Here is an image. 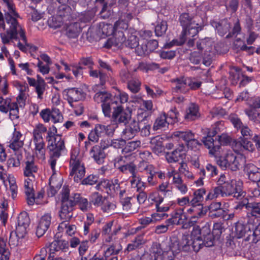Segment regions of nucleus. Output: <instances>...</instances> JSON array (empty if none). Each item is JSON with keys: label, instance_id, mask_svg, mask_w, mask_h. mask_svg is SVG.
<instances>
[{"label": "nucleus", "instance_id": "nucleus-17", "mask_svg": "<svg viewBox=\"0 0 260 260\" xmlns=\"http://www.w3.org/2000/svg\"><path fill=\"white\" fill-rule=\"evenodd\" d=\"M141 126L136 119H131L125 125V127L122 131L123 136L126 139L133 138L140 131Z\"/></svg>", "mask_w": 260, "mask_h": 260}, {"label": "nucleus", "instance_id": "nucleus-35", "mask_svg": "<svg viewBox=\"0 0 260 260\" xmlns=\"http://www.w3.org/2000/svg\"><path fill=\"white\" fill-rule=\"evenodd\" d=\"M24 186L27 203L29 205H32L35 203V199L32 180H25Z\"/></svg>", "mask_w": 260, "mask_h": 260}, {"label": "nucleus", "instance_id": "nucleus-7", "mask_svg": "<svg viewBox=\"0 0 260 260\" xmlns=\"http://www.w3.org/2000/svg\"><path fill=\"white\" fill-rule=\"evenodd\" d=\"M75 201L69 199V188L63 186L61 192V207L59 217L62 221L68 222L73 217Z\"/></svg>", "mask_w": 260, "mask_h": 260}, {"label": "nucleus", "instance_id": "nucleus-8", "mask_svg": "<svg viewBox=\"0 0 260 260\" xmlns=\"http://www.w3.org/2000/svg\"><path fill=\"white\" fill-rule=\"evenodd\" d=\"M242 161L241 157H237L230 150L228 151L224 155L219 157L217 160V164L221 168L229 169L233 171L238 170Z\"/></svg>", "mask_w": 260, "mask_h": 260}, {"label": "nucleus", "instance_id": "nucleus-58", "mask_svg": "<svg viewBox=\"0 0 260 260\" xmlns=\"http://www.w3.org/2000/svg\"><path fill=\"white\" fill-rule=\"evenodd\" d=\"M58 229L59 231L66 230V233L69 236H72L74 235L76 230V227L75 225H69L68 222L62 221L61 222Z\"/></svg>", "mask_w": 260, "mask_h": 260}, {"label": "nucleus", "instance_id": "nucleus-57", "mask_svg": "<svg viewBox=\"0 0 260 260\" xmlns=\"http://www.w3.org/2000/svg\"><path fill=\"white\" fill-rule=\"evenodd\" d=\"M168 29V24L166 21L162 20L158 22L155 27V33L156 36H163Z\"/></svg>", "mask_w": 260, "mask_h": 260}, {"label": "nucleus", "instance_id": "nucleus-9", "mask_svg": "<svg viewBox=\"0 0 260 260\" xmlns=\"http://www.w3.org/2000/svg\"><path fill=\"white\" fill-rule=\"evenodd\" d=\"M70 166L71 168L70 175L72 177L74 176V179H82L84 176L85 168L80 165L78 158V153L75 150L71 151Z\"/></svg>", "mask_w": 260, "mask_h": 260}, {"label": "nucleus", "instance_id": "nucleus-54", "mask_svg": "<svg viewBox=\"0 0 260 260\" xmlns=\"http://www.w3.org/2000/svg\"><path fill=\"white\" fill-rule=\"evenodd\" d=\"M1 260H9L10 252L6 246V241L0 237Z\"/></svg>", "mask_w": 260, "mask_h": 260}, {"label": "nucleus", "instance_id": "nucleus-12", "mask_svg": "<svg viewBox=\"0 0 260 260\" xmlns=\"http://www.w3.org/2000/svg\"><path fill=\"white\" fill-rule=\"evenodd\" d=\"M63 94L66 97L64 99L67 100L68 103L71 106H73L72 104L74 102L84 100L86 96V94L83 89L75 87L64 89Z\"/></svg>", "mask_w": 260, "mask_h": 260}, {"label": "nucleus", "instance_id": "nucleus-38", "mask_svg": "<svg viewBox=\"0 0 260 260\" xmlns=\"http://www.w3.org/2000/svg\"><path fill=\"white\" fill-rule=\"evenodd\" d=\"M126 38L121 37L113 34L112 38L108 39L104 44V47L107 48H110L113 46L120 48L123 43L125 42Z\"/></svg>", "mask_w": 260, "mask_h": 260}, {"label": "nucleus", "instance_id": "nucleus-40", "mask_svg": "<svg viewBox=\"0 0 260 260\" xmlns=\"http://www.w3.org/2000/svg\"><path fill=\"white\" fill-rule=\"evenodd\" d=\"M171 122L168 121L167 114L164 113L156 119L153 125V129L154 131L161 129L167 126Z\"/></svg>", "mask_w": 260, "mask_h": 260}, {"label": "nucleus", "instance_id": "nucleus-34", "mask_svg": "<svg viewBox=\"0 0 260 260\" xmlns=\"http://www.w3.org/2000/svg\"><path fill=\"white\" fill-rule=\"evenodd\" d=\"M89 153L91 157L96 163L102 164L104 162L106 154L105 152L99 147V145L92 147Z\"/></svg>", "mask_w": 260, "mask_h": 260}, {"label": "nucleus", "instance_id": "nucleus-4", "mask_svg": "<svg viewBox=\"0 0 260 260\" xmlns=\"http://www.w3.org/2000/svg\"><path fill=\"white\" fill-rule=\"evenodd\" d=\"M179 21L183 30L180 35L179 45L186 41V37L196 36L203 28V19L199 15H192L188 13H183L179 17Z\"/></svg>", "mask_w": 260, "mask_h": 260}, {"label": "nucleus", "instance_id": "nucleus-5", "mask_svg": "<svg viewBox=\"0 0 260 260\" xmlns=\"http://www.w3.org/2000/svg\"><path fill=\"white\" fill-rule=\"evenodd\" d=\"M47 132V129L42 123H38L35 126L32 132V141L35 145L34 152L39 159H44L45 157V142L43 135Z\"/></svg>", "mask_w": 260, "mask_h": 260}, {"label": "nucleus", "instance_id": "nucleus-55", "mask_svg": "<svg viewBox=\"0 0 260 260\" xmlns=\"http://www.w3.org/2000/svg\"><path fill=\"white\" fill-rule=\"evenodd\" d=\"M245 112L250 120L257 123H260V112L258 110L249 108L246 109Z\"/></svg>", "mask_w": 260, "mask_h": 260}, {"label": "nucleus", "instance_id": "nucleus-27", "mask_svg": "<svg viewBox=\"0 0 260 260\" xmlns=\"http://www.w3.org/2000/svg\"><path fill=\"white\" fill-rule=\"evenodd\" d=\"M93 90L94 92H96L93 97L94 101L96 103L104 104L105 103L111 102V94L105 90H100L99 85H95L93 87Z\"/></svg>", "mask_w": 260, "mask_h": 260}, {"label": "nucleus", "instance_id": "nucleus-16", "mask_svg": "<svg viewBox=\"0 0 260 260\" xmlns=\"http://www.w3.org/2000/svg\"><path fill=\"white\" fill-rule=\"evenodd\" d=\"M29 223L30 219L27 213L25 212H21L17 217V223L16 226L19 236L22 237L23 235H26V229Z\"/></svg>", "mask_w": 260, "mask_h": 260}, {"label": "nucleus", "instance_id": "nucleus-32", "mask_svg": "<svg viewBox=\"0 0 260 260\" xmlns=\"http://www.w3.org/2000/svg\"><path fill=\"white\" fill-rule=\"evenodd\" d=\"M7 194L15 200L18 193V186L15 180H3Z\"/></svg>", "mask_w": 260, "mask_h": 260}, {"label": "nucleus", "instance_id": "nucleus-52", "mask_svg": "<svg viewBox=\"0 0 260 260\" xmlns=\"http://www.w3.org/2000/svg\"><path fill=\"white\" fill-rule=\"evenodd\" d=\"M230 27V24L227 19L222 20L216 25L218 33L221 36L227 33L229 31Z\"/></svg>", "mask_w": 260, "mask_h": 260}, {"label": "nucleus", "instance_id": "nucleus-11", "mask_svg": "<svg viewBox=\"0 0 260 260\" xmlns=\"http://www.w3.org/2000/svg\"><path fill=\"white\" fill-rule=\"evenodd\" d=\"M132 112L131 111L124 110L123 107L118 106L113 107V111L112 115V121L115 123H124L126 125L132 119Z\"/></svg>", "mask_w": 260, "mask_h": 260}, {"label": "nucleus", "instance_id": "nucleus-62", "mask_svg": "<svg viewBox=\"0 0 260 260\" xmlns=\"http://www.w3.org/2000/svg\"><path fill=\"white\" fill-rule=\"evenodd\" d=\"M203 52L200 51H194L190 53L189 60L190 62L194 64H198L203 60Z\"/></svg>", "mask_w": 260, "mask_h": 260}, {"label": "nucleus", "instance_id": "nucleus-2", "mask_svg": "<svg viewBox=\"0 0 260 260\" xmlns=\"http://www.w3.org/2000/svg\"><path fill=\"white\" fill-rule=\"evenodd\" d=\"M211 247L213 245V235L208 225L202 229L199 226H194L190 235H183L181 241L182 250L199 251L202 246Z\"/></svg>", "mask_w": 260, "mask_h": 260}, {"label": "nucleus", "instance_id": "nucleus-29", "mask_svg": "<svg viewBox=\"0 0 260 260\" xmlns=\"http://www.w3.org/2000/svg\"><path fill=\"white\" fill-rule=\"evenodd\" d=\"M206 190L204 188L195 190L193 193V197L190 200V205H197L199 209L204 208L203 202Z\"/></svg>", "mask_w": 260, "mask_h": 260}, {"label": "nucleus", "instance_id": "nucleus-22", "mask_svg": "<svg viewBox=\"0 0 260 260\" xmlns=\"http://www.w3.org/2000/svg\"><path fill=\"white\" fill-rule=\"evenodd\" d=\"M51 222V216L50 213L45 214L41 218L36 229V235L41 237L49 229Z\"/></svg>", "mask_w": 260, "mask_h": 260}, {"label": "nucleus", "instance_id": "nucleus-36", "mask_svg": "<svg viewBox=\"0 0 260 260\" xmlns=\"http://www.w3.org/2000/svg\"><path fill=\"white\" fill-rule=\"evenodd\" d=\"M118 168L122 173L131 174L134 179H139L142 177L140 174H138V171H136V166L133 162H129L122 165L119 167Z\"/></svg>", "mask_w": 260, "mask_h": 260}, {"label": "nucleus", "instance_id": "nucleus-37", "mask_svg": "<svg viewBox=\"0 0 260 260\" xmlns=\"http://www.w3.org/2000/svg\"><path fill=\"white\" fill-rule=\"evenodd\" d=\"M81 31V27L80 23L74 22L67 26L66 34L69 38L74 39L78 37Z\"/></svg>", "mask_w": 260, "mask_h": 260}, {"label": "nucleus", "instance_id": "nucleus-45", "mask_svg": "<svg viewBox=\"0 0 260 260\" xmlns=\"http://www.w3.org/2000/svg\"><path fill=\"white\" fill-rule=\"evenodd\" d=\"M151 147L154 152L157 154L161 153L164 150L162 139L159 136L152 138L150 141Z\"/></svg>", "mask_w": 260, "mask_h": 260}, {"label": "nucleus", "instance_id": "nucleus-25", "mask_svg": "<svg viewBox=\"0 0 260 260\" xmlns=\"http://www.w3.org/2000/svg\"><path fill=\"white\" fill-rule=\"evenodd\" d=\"M253 229V225L250 224L248 221L246 223L237 222L235 226V233L238 238H241L246 234L249 236L250 234H248V233H251Z\"/></svg>", "mask_w": 260, "mask_h": 260}, {"label": "nucleus", "instance_id": "nucleus-23", "mask_svg": "<svg viewBox=\"0 0 260 260\" xmlns=\"http://www.w3.org/2000/svg\"><path fill=\"white\" fill-rule=\"evenodd\" d=\"M113 221H109L106 223L102 228V233L103 235L107 236L105 238V241L107 242H111L113 239V237L121 230L120 226H113Z\"/></svg>", "mask_w": 260, "mask_h": 260}, {"label": "nucleus", "instance_id": "nucleus-1", "mask_svg": "<svg viewBox=\"0 0 260 260\" xmlns=\"http://www.w3.org/2000/svg\"><path fill=\"white\" fill-rule=\"evenodd\" d=\"M2 1L4 5L7 8V10H5L6 22L10 25L9 28L6 32L0 34L3 43H9L10 40H17L18 39L17 35L19 34L25 45L28 46L29 45L27 43L25 31L22 28L17 20L20 16L16 11L13 0H2Z\"/></svg>", "mask_w": 260, "mask_h": 260}, {"label": "nucleus", "instance_id": "nucleus-31", "mask_svg": "<svg viewBox=\"0 0 260 260\" xmlns=\"http://www.w3.org/2000/svg\"><path fill=\"white\" fill-rule=\"evenodd\" d=\"M121 249L122 247L119 244L111 245L105 251L102 260H118L116 255Z\"/></svg>", "mask_w": 260, "mask_h": 260}, {"label": "nucleus", "instance_id": "nucleus-47", "mask_svg": "<svg viewBox=\"0 0 260 260\" xmlns=\"http://www.w3.org/2000/svg\"><path fill=\"white\" fill-rule=\"evenodd\" d=\"M6 104H8L10 116L13 119H17L19 117V109L17 102H11L10 99H6Z\"/></svg>", "mask_w": 260, "mask_h": 260}, {"label": "nucleus", "instance_id": "nucleus-10", "mask_svg": "<svg viewBox=\"0 0 260 260\" xmlns=\"http://www.w3.org/2000/svg\"><path fill=\"white\" fill-rule=\"evenodd\" d=\"M114 129L111 128L110 125H104L101 124H97L95 125L88 135L89 141L92 142H97L99 138L105 135H110L113 133Z\"/></svg>", "mask_w": 260, "mask_h": 260}, {"label": "nucleus", "instance_id": "nucleus-15", "mask_svg": "<svg viewBox=\"0 0 260 260\" xmlns=\"http://www.w3.org/2000/svg\"><path fill=\"white\" fill-rule=\"evenodd\" d=\"M168 243V240L164 241L161 243H153L150 252L151 257L154 258L153 260H164V253L168 252V248H165V246H167Z\"/></svg>", "mask_w": 260, "mask_h": 260}, {"label": "nucleus", "instance_id": "nucleus-48", "mask_svg": "<svg viewBox=\"0 0 260 260\" xmlns=\"http://www.w3.org/2000/svg\"><path fill=\"white\" fill-rule=\"evenodd\" d=\"M200 175H202V177H200L199 179H203V177L211 178L217 175L216 168L210 164H208L206 169H203L200 170Z\"/></svg>", "mask_w": 260, "mask_h": 260}, {"label": "nucleus", "instance_id": "nucleus-43", "mask_svg": "<svg viewBox=\"0 0 260 260\" xmlns=\"http://www.w3.org/2000/svg\"><path fill=\"white\" fill-rule=\"evenodd\" d=\"M144 243L145 240L143 238V236L141 235H138L127 245L125 251L128 252L136 250L140 247Z\"/></svg>", "mask_w": 260, "mask_h": 260}, {"label": "nucleus", "instance_id": "nucleus-60", "mask_svg": "<svg viewBox=\"0 0 260 260\" xmlns=\"http://www.w3.org/2000/svg\"><path fill=\"white\" fill-rule=\"evenodd\" d=\"M169 246L168 251H171L172 254L175 256L177 254L179 253L181 250H182V246H181V242L179 243L178 241H175L171 243L168 241L167 246Z\"/></svg>", "mask_w": 260, "mask_h": 260}, {"label": "nucleus", "instance_id": "nucleus-28", "mask_svg": "<svg viewBox=\"0 0 260 260\" xmlns=\"http://www.w3.org/2000/svg\"><path fill=\"white\" fill-rule=\"evenodd\" d=\"M136 171H138V174H139V172L147 174V179H153L154 177H156L155 176L156 171L155 170L153 166L152 165H150L149 163L144 161L140 160L138 165V168L137 169L136 168Z\"/></svg>", "mask_w": 260, "mask_h": 260}, {"label": "nucleus", "instance_id": "nucleus-53", "mask_svg": "<svg viewBox=\"0 0 260 260\" xmlns=\"http://www.w3.org/2000/svg\"><path fill=\"white\" fill-rule=\"evenodd\" d=\"M105 199L99 192H93L90 197L89 204L93 205L95 207L102 206Z\"/></svg>", "mask_w": 260, "mask_h": 260}, {"label": "nucleus", "instance_id": "nucleus-3", "mask_svg": "<svg viewBox=\"0 0 260 260\" xmlns=\"http://www.w3.org/2000/svg\"><path fill=\"white\" fill-rule=\"evenodd\" d=\"M211 189L205 198L206 201L222 197L233 196L238 200L243 199L246 192L243 190V182L241 180H230Z\"/></svg>", "mask_w": 260, "mask_h": 260}, {"label": "nucleus", "instance_id": "nucleus-24", "mask_svg": "<svg viewBox=\"0 0 260 260\" xmlns=\"http://www.w3.org/2000/svg\"><path fill=\"white\" fill-rule=\"evenodd\" d=\"M201 115L199 105L191 103L186 110L184 118L187 121H194L199 119Z\"/></svg>", "mask_w": 260, "mask_h": 260}, {"label": "nucleus", "instance_id": "nucleus-50", "mask_svg": "<svg viewBox=\"0 0 260 260\" xmlns=\"http://www.w3.org/2000/svg\"><path fill=\"white\" fill-rule=\"evenodd\" d=\"M260 217V202L249 203L248 205L247 215Z\"/></svg>", "mask_w": 260, "mask_h": 260}, {"label": "nucleus", "instance_id": "nucleus-61", "mask_svg": "<svg viewBox=\"0 0 260 260\" xmlns=\"http://www.w3.org/2000/svg\"><path fill=\"white\" fill-rule=\"evenodd\" d=\"M140 85V81L136 79H132L127 82V88L134 93L139 91Z\"/></svg>", "mask_w": 260, "mask_h": 260}, {"label": "nucleus", "instance_id": "nucleus-46", "mask_svg": "<svg viewBox=\"0 0 260 260\" xmlns=\"http://www.w3.org/2000/svg\"><path fill=\"white\" fill-rule=\"evenodd\" d=\"M151 115V112L147 111L143 109H140L138 111L137 118V122L142 126L144 123H149V119Z\"/></svg>", "mask_w": 260, "mask_h": 260}, {"label": "nucleus", "instance_id": "nucleus-39", "mask_svg": "<svg viewBox=\"0 0 260 260\" xmlns=\"http://www.w3.org/2000/svg\"><path fill=\"white\" fill-rule=\"evenodd\" d=\"M244 171L248 176L249 179H260V169L257 168L252 164H248L245 165Z\"/></svg>", "mask_w": 260, "mask_h": 260}, {"label": "nucleus", "instance_id": "nucleus-64", "mask_svg": "<svg viewBox=\"0 0 260 260\" xmlns=\"http://www.w3.org/2000/svg\"><path fill=\"white\" fill-rule=\"evenodd\" d=\"M70 253L71 252H69L66 255H57L55 253L50 252L47 260H72Z\"/></svg>", "mask_w": 260, "mask_h": 260}, {"label": "nucleus", "instance_id": "nucleus-59", "mask_svg": "<svg viewBox=\"0 0 260 260\" xmlns=\"http://www.w3.org/2000/svg\"><path fill=\"white\" fill-rule=\"evenodd\" d=\"M25 235H23L22 237H20L19 234L17 233V230L16 229L15 232H12L10 234L9 237V244L10 245L15 247L19 245V240L23 239Z\"/></svg>", "mask_w": 260, "mask_h": 260}, {"label": "nucleus", "instance_id": "nucleus-30", "mask_svg": "<svg viewBox=\"0 0 260 260\" xmlns=\"http://www.w3.org/2000/svg\"><path fill=\"white\" fill-rule=\"evenodd\" d=\"M202 142L204 145L209 150V154L216 156L218 151L220 148V146L217 144V141H214L213 138L210 137H204L203 138Z\"/></svg>", "mask_w": 260, "mask_h": 260}, {"label": "nucleus", "instance_id": "nucleus-63", "mask_svg": "<svg viewBox=\"0 0 260 260\" xmlns=\"http://www.w3.org/2000/svg\"><path fill=\"white\" fill-rule=\"evenodd\" d=\"M51 118L54 123L62 122L63 119L62 115L59 111V110L56 108H52L51 110Z\"/></svg>", "mask_w": 260, "mask_h": 260}, {"label": "nucleus", "instance_id": "nucleus-19", "mask_svg": "<svg viewBox=\"0 0 260 260\" xmlns=\"http://www.w3.org/2000/svg\"><path fill=\"white\" fill-rule=\"evenodd\" d=\"M51 252H59V255H65L69 252V242L65 240H54L49 245Z\"/></svg>", "mask_w": 260, "mask_h": 260}, {"label": "nucleus", "instance_id": "nucleus-26", "mask_svg": "<svg viewBox=\"0 0 260 260\" xmlns=\"http://www.w3.org/2000/svg\"><path fill=\"white\" fill-rule=\"evenodd\" d=\"M128 27V23L126 21H122L121 20L118 19L114 24L113 34L116 36L119 35L121 38H126V36H128L129 33Z\"/></svg>", "mask_w": 260, "mask_h": 260}, {"label": "nucleus", "instance_id": "nucleus-44", "mask_svg": "<svg viewBox=\"0 0 260 260\" xmlns=\"http://www.w3.org/2000/svg\"><path fill=\"white\" fill-rule=\"evenodd\" d=\"M62 184V180H49V188L47 191L48 196H54L60 189Z\"/></svg>", "mask_w": 260, "mask_h": 260}, {"label": "nucleus", "instance_id": "nucleus-51", "mask_svg": "<svg viewBox=\"0 0 260 260\" xmlns=\"http://www.w3.org/2000/svg\"><path fill=\"white\" fill-rule=\"evenodd\" d=\"M38 171L37 167L35 165L34 162L32 160L31 161H27L26 162V166L24 171V174L25 176L27 177H36L35 173H36Z\"/></svg>", "mask_w": 260, "mask_h": 260}, {"label": "nucleus", "instance_id": "nucleus-18", "mask_svg": "<svg viewBox=\"0 0 260 260\" xmlns=\"http://www.w3.org/2000/svg\"><path fill=\"white\" fill-rule=\"evenodd\" d=\"M172 83V91L173 93H186L189 91L187 87L186 78L181 76L171 80Z\"/></svg>", "mask_w": 260, "mask_h": 260}, {"label": "nucleus", "instance_id": "nucleus-33", "mask_svg": "<svg viewBox=\"0 0 260 260\" xmlns=\"http://www.w3.org/2000/svg\"><path fill=\"white\" fill-rule=\"evenodd\" d=\"M69 199L73 201L74 200L75 206L78 204L82 211H87L90 207V204L88 200L86 198L81 197L79 193H73L71 194L69 193Z\"/></svg>", "mask_w": 260, "mask_h": 260}, {"label": "nucleus", "instance_id": "nucleus-41", "mask_svg": "<svg viewBox=\"0 0 260 260\" xmlns=\"http://www.w3.org/2000/svg\"><path fill=\"white\" fill-rule=\"evenodd\" d=\"M133 197L121 198L120 199V203L122 205L123 209L131 213L137 212L139 209V207L138 206L132 205L131 203Z\"/></svg>", "mask_w": 260, "mask_h": 260}, {"label": "nucleus", "instance_id": "nucleus-13", "mask_svg": "<svg viewBox=\"0 0 260 260\" xmlns=\"http://www.w3.org/2000/svg\"><path fill=\"white\" fill-rule=\"evenodd\" d=\"M50 151V156L52 157L58 158L61 153L66 150L64 142L61 139V136L57 135L54 138V144L52 142L48 146Z\"/></svg>", "mask_w": 260, "mask_h": 260}, {"label": "nucleus", "instance_id": "nucleus-49", "mask_svg": "<svg viewBox=\"0 0 260 260\" xmlns=\"http://www.w3.org/2000/svg\"><path fill=\"white\" fill-rule=\"evenodd\" d=\"M180 167H179V173L177 176H174L173 179H182L183 178H187L189 179L192 177L191 172H189L186 169L187 166L185 162H179Z\"/></svg>", "mask_w": 260, "mask_h": 260}, {"label": "nucleus", "instance_id": "nucleus-56", "mask_svg": "<svg viewBox=\"0 0 260 260\" xmlns=\"http://www.w3.org/2000/svg\"><path fill=\"white\" fill-rule=\"evenodd\" d=\"M71 11L72 9L70 6L62 5L58 8L57 15L62 19L68 18L71 15Z\"/></svg>", "mask_w": 260, "mask_h": 260}, {"label": "nucleus", "instance_id": "nucleus-42", "mask_svg": "<svg viewBox=\"0 0 260 260\" xmlns=\"http://www.w3.org/2000/svg\"><path fill=\"white\" fill-rule=\"evenodd\" d=\"M173 136L178 138L179 140L184 141L186 144L195 136L194 134L189 130L175 131L173 133Z\"/></svg>", "mask_w": 260, "mask_h": 260}, {"label": "nucleus", "instance_id": "nucleus-6", "mask_svg": "<svg viewBox=\"0 0 260 260\" xmlns=\"http://www.w3.org/2000/svg\"><path fill=\"white\" fill-rule=\"evenodd\" d=\"M196 48L203 52V63L206 67L211 65L214 55L213 41L211 38L200 39L196 42Z\"/></svg>", "mask_w": 260, "mask_h": 260}, {"label": "nucleus", "instance_id": "nucleus-14", "mask_svg": "<svg viewBox=\"0 0 260 260\" xmlns=\"http://www.w3.org/2000/svg\"><path fill=\"white\" fill-rule=\"evenodd\" d=\"M186 153L184 146L179 145L171 152H167L166 158L168 162H184L183 160L185 158Z\"/></svg>", "mask_w": 260, "mask_h": 260}, {"label": "nucleus", "instance_id": "nucleus-21", "mask_svg": "<svg viewBox=\"0 0 260 260\" xmlns=\"http://www.w3.org/2000/svg\"><path fill=\"white\" fill-rule=\"evenodd\" d=\"M24 137L19 132L15 129L13 136L9 142L8 147L14 151H18L24 145Z\"/></svg>", "mask_w": 260, "mask_h": 260}, {"label": "nucleus", "instance_id": "nucleus-20", "mask_svg": "<svg viewBox=\"0 0 260 260\" xmlns=\"http://www.w3.org/2000/svg\"><path fill=\"white\" fill-rule=\"evenodd\" d=\"M187 220V216L183 208L175 209L171 213V218L167 219L166 222L170 224L180 225L184 223Z\"/></svg>", "mask_w": 260, "mask_h": 260}]
</instances>
